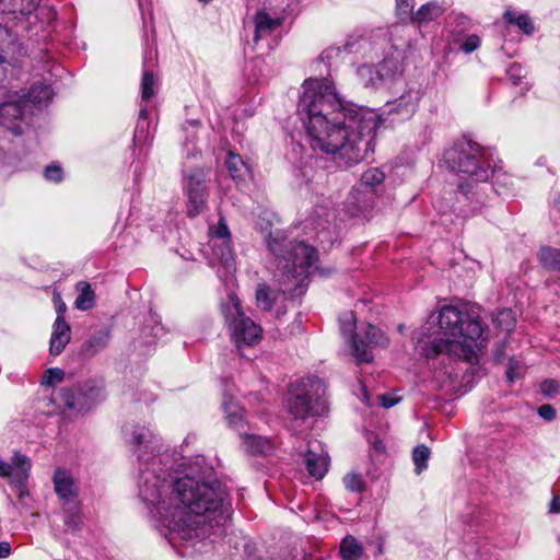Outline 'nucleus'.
Segmentation results:
<instances>
[{"label":"nucleus","instance_id":"obj_1","mask_svg":"<svg viewBox=\"0 0 560 560\" xmlns=\"http://www.w3.org/2000/svg\"><path fill=\"white\" fill-rule=\"evenodd\" d=\"M298 110L311 138V145L343 165L363 159L378 125L377 115L352 103L342 102L327 79H307Z\"/></svg>","mask_w":560,"mask_h":560},{"label":"nucleus","instance_id":"obj_2","mask_svg":"<svg viewBox=\"0 0 560 560\" xmlns=\"http://www.w3.org/2000/svg\"><path fill=\"white\" fill-rule=\"evenodd\" d=\"M139 493L152 516L183 540L199 537L201 524L225 525L230 517L226 489L215 479L206 482L185 476L168 481L145 467Z\"/></svg>","mask_w":560,"mask_h":560},{"label":"nucleus","instance_id":"obj_3","mask_svg":"<svg viewBox=\"0 0 560 560\" xmlns=\"http://www.w3.org/2000/svg\"><path fill=\"white\" fill-rule=\"evenodd\" d=\"M440 337L425 350L427 357L453 354L468 362L477 360L485 346L483 324L474 307L443 306L439 312Z\"/></svg>","mask_w":560,"mask_h":560},{"label":"nucleus","instance_id":"obj_4","mask_svg":"<svg viewBox=\"0 0 560 560\" xmlns=\"http://www.w3.org/2000/svg\"><path fill=\"white\" fill-rule=\"evenodd\" d=\"M266 244L275 257L279 281L285 283L295 280V285L302 284L317 259L316 249L304 242L288 240L284 232L279 230L269 233Z\"/></svg>","mask_w":560,"mask_h":560},{"label":"nucleus","instance_id":"obj_5","mask_svg":"<svg viewBox=\"0 0 560 560\" xmlns=\"http://www.w3.org/2000/svg\"><path fill=\"white\" fill-rule=\"evenodd\" d=\"M444 161L451 171L464 174L474 182H487L493 173L481 147L468 139L446 150Z\"/></svg>","mask_w":560,"mask_h":560},{"label":"nucleus","instance_id":"obj_6","mask_svg":"<svg viewBox=\"0 0 560 560\" xmlns=\"http://www.w3.org/2000/svg\"><path fill=\"white\" fill-rule=\"evenodd\" d=\"M221 311L229 325L232 339L238 350H241L243 346L253 347L261 340V327L245 315L242 310L241 301L236 295L230 294L228 301L221 305Z\"/></svg>","mask_w":560,"mask_h":560},{"label":"nucleus","instance_id":"obj_7","mask_svg":"<svg viewBox=\"0 0 560 560\" xmlns=\"http://www.w3.org/2000/svg\"><path fill=\"white\" fill-rule=\"evenodd\" d=\"M102 388L94 383H85L78 387H63L60 389V399L69 410L85 411L100 399Z\"/></svg>","mask_w":560,"mask_h":560},{"label":"nucleus","instance_id":"obj_8","mask_svg":"<svg viewBox=\"0 0 560 560\" xmlns=\"http://www.w3.org/2000/svg\"><path fill=\"white\" fill-rule=\"evenodd\" d=\"M184 189L187 196V213L194 218L200 214L207 205V187L202 172H192L186 177Z\"/></svg>","mask_w":560,"mask_h":560},{"label":"nucleus","instance_id":"obj_9","mask_svg":"<svg viewBox=\"0 0 560 560\" xmlns=\"http://www.w3.org/2000/svg\"><path fill=\"white\" fill-rule=\"evenodd\" d=\"M388 343L387 337L373 325H368L364 336L353 337L352 354L358 362L369 363L373 360L371 347H385Z\"/></svg>","mask_w":560,"mask_h":560},{"label":"nucleus","instance_id":"obj_10","mask_svg":"<svg viewBox=\"0 0 560 560\" xmlns=\"http://www.w3.org/2000/svg\"><path fill=\"white\" fill-rule=\"evenodd\" d=\"M325 409V401L314 400L307 394L294 395L289 400V413L294 422L304 423L308 418L323 413Z\"/></svg>","mask_w":560,"mask_h":560},{"label":"nucleus","instance_id":"obj_11","mask_svg":"<svg viewBox=\"0 0 560 560\" xmlns=\"http://www.w3.org/2000/svg\"><path fill=\"white\" fill-rule=\"evenodd\" d=\"M303 463L310 476L322 479L328 471L329 457L318 441H310L307 448L301 452Z\"/></svg>","mask_w":560,"mask_h":560},{"label":"nucleus","instance_id":"obj_12","mask_svg":"<svg viewBox=\"0 0 560 560\" xmlns=\"http://www.w3.org/2000/svg\"><path fill=\"white\" fill-rule=\"evenodd\" d=\"M126 435L129 438V442L138 447L139 460L154 467L156 465L155 457H152V463L149 464L148 459L144 458L145 454H154L156 450V436L144 427H135L130 432L127 429Z\"/></svg>","mask_w":560,"mask_h":560},{"label":"nucleus","instance_id":"obj_13","mask_svg":"<svg viewBox=\"0 0 560 560\" xmlns=\"http://www.w3.org/2000/svg\"><path fill=\"white\" fill-rule=\"evenodd\" d=\"M71 339V328L65 318H56L49 342V353L59 355Z\"/></svg>","mask_w":560,"mask_h":560},{"label":"nucleus","instance_id":"obj_14","mask_svg":"<svg viewBox=\"0 0 560 560\" xmlns=\"http://www.w3.org/2000/svg\"><path fill=\"white\" fill-rule=\"evenodd\" d=\"M25 100H16L0 105V122L5 125L9 121L21 119L28 109Z\"/></svg>","mask_w":560,"mask_h":560},{"label":"nucleus","instance_id":"obj_15","mask_svg":"<svg viewBox=\"0 0 560 560\" xmlns=\"http://www.w3.org/2000/svg\"><path fill=\"white\" fill-rule=\"evenodd\" d=\"M55 491L59 498L69 500L75 494L73 479L63 470L57 469L54 475Z\"/></svg>","mask_w":560,"mask_h":560},{"label":"nucleus","instance_id":"obj_16","mask_svg":"<svg viewBox=\"0 0 560 560\" xmlns=\"http://www.w3.org/2000/svg\"><path fill=\"white\" fill-rule=\"evenodd\" d=\"M54 92L47 84H35L33 85L25 96V102L30 106L33 104L36 107L47 106L52 100Z\"/></svg>","mask_w":560,"mask_h":560},{"label":"nucleus","instance_id":"obj_17","mask_svg":"<svg viewBox=\"0 0 560 560\" xmlns=\"http://www.w3.org/2000/svg\"><path fill=\"white\" fill-rule=\"evenodd\" d=\"M109 341V332L100 330L93 334L80 349V353L85 358H91L104 349Z\"/></svg>","mask_w":560,"mask_h":560},{"label":"nucleus","instance_id":"obj_18","mask_svg":"<svg viewBox=\"0 0 560 560\" xmlns=\"http://www.w3.org/2000/svg\"><path fill=\"white\" fill-rule=\"evenodd\" d=\"M444 12L442 5L435 1L421 5L411 16V22L419 25L432 22L440 18Z\"/></svg>","mask_w":560,"mask_h":560},{"label":"nucleus","instance_id":"obj_19","mask_svg":"<svg viewBox=\"0 0 560 560\" xmlns=\"http://www.w3.org/2000/svg\"><path fill=\"white\" fill-rule=\"evenodd\" d=\"M243 445L250 454L266 455L273 450V445L269 439L255 434L244 435Z\"/></svg>","mask_w":560,"mask_h":560},{"label":"nucleus","instance_id":"obj_20","mask_svg":"<svg viewBox=\"0 0 560 560\" xmlns=\"http://www.w3.org/2000/svg\"><path fill=\"white\" fill-rule=\"evenodd\" d=\"M281 24V20L272 19L266 12H258L255 15V37L254 40L258 42L264 35L270 34Z\"/></svg>","mask_w":560,"mask_h":560},{"label":"nucleus","instance_id":"obj_21","mask_svg":"<svg viewBox=\"0 0 560 560\" xmlns=\"http://www.w3.org/2000/svg\"><path fill=\"white\" fill-rule=\"evenodd\" d=\"M340 555L343 560H359L363 555V547L353 536L348 535L341 540Z\"/></svg>","mask_w":560,"mask_h":560},{"label":"nucleus","instance_id":"obj_22","mask_svg":"<svg viewBox=\"0 0 560 560\" xmlns=\"http://www.w3.org/2000/svg\"><path fill=\"white\" fill-rule=\"evenodd\" d=\"M376 71L381 84L394 80L401 72L399 62L393 58H385L376 67Z\"/></svg>","mask_w":560,"mask_h":560},{"label":"nucleus","instance_id":"obj_23","mask_svg":"<svg viewBox=\"0 0 560 560\" xmlns=\"http://www.w3.org/2000/svg\"><path fill=\"white\" fill-rule=\"evenodd\" d=\"M538 260L549 270H560V249L550 246L541 247L538 252Z\"/></svg>","mask_w":560,"mask_h":560},{"label":"nucleus","instance_id":"obj_24","mask_svg":"<svg viewBox=\"0 0 560 560\" xmlns=\"http://www.w3.org/2000/svg\"><path fill=\"white\" fill-rule=\"evenodd\" d=\"M78 290L80 294L75 299L74 305L78 310L86 311L93 307L94 305V292L91 289V285L88 282L81 281L78 283Z\"/></svg>","mask_w":560,"mask_h":560},{"label":"nucleus","instance_id":"obj_25","mask_svg":"<svg viewBox=\"0 0 560 560\" xmlns=\"http://www.w3.org/2000/svg\"><path fill=\"white\" fill-rule=\"evenodd\" d=\"M376 67L363 65L358 68L357 77L364 88H377L381 85Z\"/></svg>","mask_w":560,"mask_h":560},{"label":"nucleus","instance_id":"obj_26","mask_svg":"<svg viewBox=\"0 0 560 560\" xmlns=\"http://www.w3.org/2000/svg\"><path fill=\"white\" fill-rule=\"evenodd\" d=\"M256 301L262 311H270L276 301V294L268 285L259 284L256 290Z\"/></svg>","mask_w":560,"mask_h":560},{"label":"nucleus","instance_id":"obj_27","mask_svg":"<svg viewBox=\"0 0 560 560\" xmlns=\"http://www.w3.org/2000/svg\"><path fill=\"white\" fill-rule=\"evenodd\" d=\"M213 255L219 258L222 265L225 267H231L233 262V250L231 246V240L228 242H218L215 244L211 243Z\"/></svg>","mask_w":560,"mask_h":560},{"label":"nucleus","instance_id":"obj_28","mask_svg":"<svg viewBox=\"0 0 560 560\" xmlns=\"http://www.w3.org/2000/svg\"><path fill=\"white\" fill-rule=\"evenodd\" d=\"M504 19L511 24H516L526 34H532L534 31V26L527 14H516L513 11H506Z\"/></svg>","mask_w":560,"mask_h":560},{"label":"nucleus","instance_id":"obj_29","mask_svg":"<svg viewBox=\"0 0 560 560\" xmlns=\"http://www.w3.org/2000/svg\"><path fill=\"white\" fill-rule=\"evenodd\" d=\"M210 242L215 244L218 242H228L231 240V233L228 228V224L223 218H220L218 224L215 226H211L209 230Z\"/></svg>","mask_w":560,"mask_h":560},{"label":"nucleus","instance_id":"obj_30","mask_svg":"<svg viewBox=\"0 0 560 560\" xmlns=\"http://www.w3.org/2000/svg\"><path fill=\"white\" fill-rule=\"evenodd\" d=\"M225 165L230 172V175L236 179L241 178L244 175V172L247 171V166L243 162L242 158L237 154L230 153Z\"/></svg>","mask_w":560,"mask_h":560},{"label":"nucleus","instance_id":"obj_31","mask_svg":"<svg viewBox=\"0 0 560 560\" xmlns=\"http://www.w3.org/2000/svg\"><path fill=\"white\" fill-rule=\"evenodd\" d=\"M385 175L376 167L366 170L361 176V185L373 189L384 182Z\"/></svg>","mask_w":560,"mask_h":560},{"label":"nucleus","instance_id":"obj_32","mask_svg":"<svg viewBox=\"0 0 560 560\" xmlns=\"http://www.w3.org/2000/svg\"><path fill=\"white\" fill-rule=\"evenodd\" d=\"M494 323L499 328L509 332L514 329L516 320L511 310L503 308L498 312Z\"/></svg>","mask_w":560,"mask_h":560},{"label":"nucleus","instance_id":"obj_33","mask_svg":"<svg viewBox=\"0 0 560 560\" xmlns=\"http://www.w3.org/2000/svg\"><path fill=\"white\" fill-rule=\"evenodd\" d=\"M156 78L151 71L144 70L141 81V96L143 101H149L155 93Z\"/></svg>","mask_w":560,"mask_h":560},{"label":"nucleus","instance_id":"obj_34","mask_svg":"<svg viewBox=\"0 0 560 560\" xmlns=\"http://www.w3.org/2000/svg\"><path fill=\"white\" fill-rule=\"evenodd\" d=\"M430 457V450L425 445H418L412 453V459L416 465V472L421 474L427 468V460Z\"/></svg>","mask_w":560,"mask_h":560},{"label":"nucleus","instance_id":"obj_35","mask_svg":"<svg viewBox=\"0 0 560 560\" xmlns=\"http://www.w3.org/2000/svg\"><path fill=\"white\" fill-rule=\"evenodd\" d=\"M65 524L69 529L78 530L81 527L82 518L77 504L70 503L66 510Z\"/></svg>","mask_w":560,"mask_h":560},{"label":"nucleus","instance_id":"obj_36","mask_svg":"<svg viewBox=\"0 0 560 560\" xmlns=\"http://www.w3.org/2000/svg\"><path fill=\"white\" fill-rule=\"evenodd\" d=\"M339 322H340V330H341L342 335L346 338L351 339V341L353 342V337H355V335L353 334L354 328H355V317H354L353 313L348 312V313L343 314L340 317Z\"/></svg>","mask_w":560,"mask_h":560},{"label":"nucleus","instance_id":"obj_37","mask_svg":"<svg viewBox=\"0 0 560 560\" xmlns=\"http://www.w3.org/2000/svg\"><path fill=\"white\" fill-rule=\"evenodd\" d=\"M418 101H419L418 92H416V93L408 92L406 95H402L400 97V100L397 104V109L404 106L406 114L410 115L416 110Z\"/></svg>","mask_w":560,"mask_h":560},{"label":"nucleus","instance_id":"obj_38","mask_svg":"<svg viewBox=\"0 0 560 560\" xmlns=\"http://www.w3.org/2000/svg\"><path fill=\"white\" fill-rule=\"evenodd\" d=\"M225 411L229 423L237 428L243 420L244 410L234 404H228L225 405Z\"/></svg>","mask_w":560,"mask_h":560},{"label":"nucleus","instance_id":"obj_39","mask_svg":"<svg viewBox=\"0 0 560 560\" xmlns=\"http://www.w3.org/2000/svg\"><path fill=\"white\" fill-rule=\"evenodd\" d=\"M65 372L59 368H50L43 375V384L55 385L62 382Z\"/></svg>","mask_w":560,"mask_h":560},{"label":"nucleus","instance_id":"obj_40","mask_svg":"<svg viewBox=\"0 0 560 560\" xmlns=\"http://www.w3.org/2000/svg\"><path fill=\"white\" fill-rule=\"evenodd\" d=\"M345 487L352 492H361L363 489V481L358 474H348L343 478Z\"/></svg>","mask_w":560,"mask_h":560},{"label":"nucleus","instance_id":"obj_41","mask_svg":"<svg viewBox=\"0 0 560 560\" xmlns=\"http://www.w3.org/2000/svg\"><path fill=\"white\" fill-rule=\"evenodd\" d=\"M13 5H19V10L23 15L31 14L39 7V0H10Z\"/></svg>","mask_w":560,"mask_h":560},{"label":"nucleus","instance_id":"obj_42","mask_svg":"<svg viewBox=\"0 0 560 560\" xmlns=\"http://www.w3.org/2000/svg\"><path fill=\"white\" fill-rule=\"evenodd\" d=\"M397 1V10L401 15V19H409L411 21V16L413 13V1L412 0H396Z\"/></svg>","mask_w":560,"mask_h":560},{"label":"nucleus","instance_id":"obj_43","mask_svg":"<svg viewBox=\"0 0 560 560\" xmlns=\"http://www.w3.org/2000/svg\"><path fill=\"white\" fill-rule=\"evenodd\" d=\"M13 465L24 475L27 476L28 470L31 469L30 459L20 453L14 454L13 456Z\"/></svg>","mask_w":560,"mask_h":560},{"label":"nucleus","instance_id":"obj_44","mask_svg":"<svg viewBox=\"0 0 560 560\" xmlns=\"http://www.w3.org/2000/svg\"><path fill=\"white\" fill-rule=\"evenodd\" d=\"M44 176L47 180L58 183L62 179V168L59 165H48L45 168Z\"/></svg>","mask_w":560,"mask_h":560},{"label":"nucleus","instance_id":"obj_45","mask_svg":"<svg viewBox=\"0 0 560 560\" xmlns=\"http://www.w3.org/2000/svg\"><path fill=\"white\" fill-rule=\"evenodd\" d=\"M480 45V39L477 35H470L468 36L465 42L460 45V49L470 54L474 50H476Z\"/></svg>","mask_w":560,"mask_h":560},{"label":"nucleus","instance_id":"obj_46","mask_svg":"<svg viewBox=\"0 0 560 560\" xmlns=\"http://www.w3.org/2000/svg\"><path fill=\"white\" fill-rule=\"evenodd\" d=\"M540 390L546 396L555 395L559 390V384L557 381L553 380H545L540 384Z\"/></svg>","mask_w":560,"mask_h":560},{"label":"nucleus","instance_id":"obj_47","mask_svg":"<svg viewBox=\"0 0 560 560\" xmlns=\"http://www.w3.org/2000/svg\"><path fill=\"white\" fill-rule=\"evenodd\" d=\"M538 415L547 420V421H551L555 419L556 417V409L549 405V404H545V405H541L539 408H538Z\"/></svg>","mask_w":560,"mask_h":560},{"label":"nucleus","instance_id":"obj_48","mask_svg":"<svg viewBox=\"0 0 560 560\" xmlns=\"http://www.w3.org/2000/svg\"><path fill=\"white\" fill-rule=\"evenodd\" d=\"M54 303H55V306H56V312H57V318H65V312H66V304L65 302L62 301L61 296L59 293L55 292L54 293Z\"/></svg>","mask_w":560,"mask_h":560},{"label":"nucleus","instance_id":"obj_49","mask_svg":"<svg viewBox=\"0 0 560 560\" xmlns=\"http://www.w3.org/2000/svg\"><path fill=\"white\" fill-rule=\"evenodd\" d=\"M13 467L11 464L0 460V477L7 478L12 475Z\"/></svg>","mask_w":560,"mask_h":560},{"label":"nucleus","instance_id":"obj_50","mask_svg":"<svg viewBox=\"0 0 560 560\" xmlns=\"http://www.w3.org/2000/svg\"><path fill=\"white\" fill-rule=\"evenodd\" d=\"M380 399H381V405L384 408H390L397 402L396 399L390 398L388 395H381Z\"/></svg>","mask_w":560,"mask_h":560},{"label":"nucleus","instance_id":"obj_51","mask_svg":"<svg viewBox=\"0 0 560 560\" xmlns=\"http://www.w3.org/2000/svg\"><path fill=\"white\" fill-rule=\"evenodd\" d=\"M11 551V547L9 542L2 541L0 542V559L9 557Z\"/></svg>","mask_w":560,"mask_h":560},{"label":"nucleus","instance_id":"obj_52","mask_svg":"<svg viewBox=\"0 0 560 560\" xmlns=\"http://www.w3.org/2000/svg\"><path fill=\"white\" fill-rule=\"evenodd\" d=\"M550 511L553 513H560V498L556 497L550 503Z\"/></svg>","mask_w":560,"mask_h":560},{"label":"nucleus","instance_id":"obj_53","mask_svg":"<svg viewBox=\"0 0 560 560\" xmlns=\"http://www.w3.org/2000/svg\"><path fill=\"white\" fill-rule=\"evenodd\" d=\"M520 72H521V67L517 65L511 66V68L509 70V73L511 77L514 75V73H520Z\"/></svg>","mask_w":560,"mask_h":560},{"label":"nucleus","instance_id":"obj_54","mask_svg":"<svg viewBox=\"0 0 560 560\" xmlns=\"http://www.w3.org/2000/svg\"><path fill=\"white\" fill-rule=\"evenodd\" d=\"M506 375H508V378L510 381H514L515 378V372H514V369L513 368H509L508 372H506Z\"/></svg>","mask_w":560,"mask_h":560},{"label":"nucleus","instance_id":"obj_55","mask_svg":"<svg viewBox=\"0 0 560 560\" xmlns=\"http://www.w3.org/2000/svg\"><path fill=\"white\" fill-rule=\"evenodd\" d=\"M139 116L141 119L145 120L148 118V109L145 107L141 108Z\"/></svg>","mask_w":560,"mask_h":560},{"label":"nucleus","instance_id":"obj_56","mask_svg":"<svg viewBox=\"0 0 560 560\" xmlns=\"http://www.w3.org/2000/svg\"><path fill=\"white\" fill-rule=\"evenodd\" d=\"M459 188H460L462 190H464V189H465V186H464L463 184H460V185H459Z\"/></svg>","mask_w":560,"mask_h":560}]
</instances>
